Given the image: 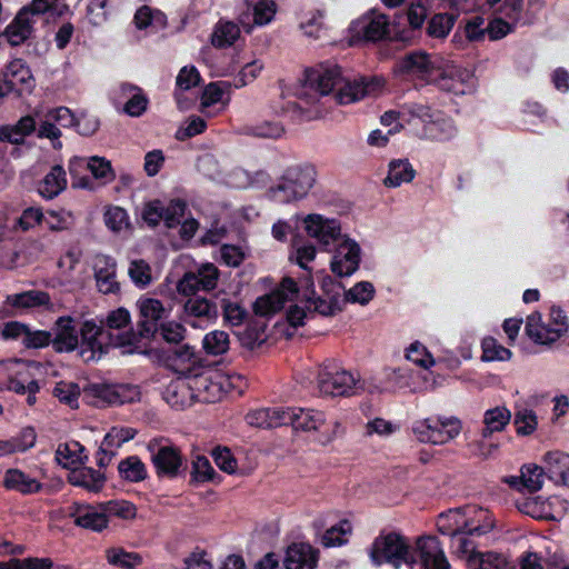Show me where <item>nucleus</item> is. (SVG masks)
<instances>
[{
	"instance_id": "864d4df0",
	"label": "nucleus",
	"mask_w": 569,
	"mask_h": 569,
	"mask_svg": "<svg viewBox=\"0 0 569 569\" xmlns=\"http://www.w3.org/2000/svg\"><path fill=\"white\" fill-rule=\"evenodd\" d=\"M406 63V68H408L410 71L421 74H430L435 68L433 62L430 60L429 56L422 52L408 56Z\"/></svg>"
},
{
	"instance_id": "603ef678",
	"label": "nucleus",
	"mask_w": 569,
	"mask_h": 569,
	"mask_svg": "<svg viewBox=\"0 0 569 569\" xmlns=\"http://www.w3.org/2000/svg\"><path fill=\"white\" fill-rule=\"evenodd\" d=\"M136 435L137 430L131 427H112L106 435L102 446L119 447L123 442L133 439Z\"/></svg>"
},
{
	"instance_id": "2eb2a0df",
	"label": "nucleus",
	"mask_w": 569,
	"mask_h": 569,
	"mask_svg": "<svg viewBox=\"0 0 569 569\" xmlns=\"http://www.w3.org/2000/svg\"><path fill=\"white\" fill-rule=\"evenodd\" d=\"M321 392L330 396H343L356 385V380L347 371H323L318 381Z\"/></svg>"
},
{
	"instance_id": "6e6d98bb",
	"label": "nucleus",
	"mask_w": 569,
	"mask_h": 569,
	"mask_svg": "<svg viewBox=\"0 0 569 569\" xmlns=\"http://www.w3.org/2000/svg\"><path fill=\"white\" fill-rule=\"evenodd\" d=\"M84 392L92 397L100 399L109 406H114V383H96L84 389Z\"/></svg>"
},
{
	"instance_id": "6e6552de",
	"label": "nucleus",
	"mask_w": 569,
	"mask_h": 569,
	"mask_svg": "<svg viewBox=\"0 0 569 569\" xmlns=\"http://www.w3.org/2000/svg\"><path fill=\"white\" fill-rule=\"evenodd\" d=\"M341 82V73L339 68L322 69L311 68L305 71L302 81L306 93H315L318 96H327L332 89Z\"/></svg>"
},
{
	"instance_id": "e433bc0d",
	"label": "nucleus",
	"mask_w": 569,
	"mask_h": 569,
	"mask_svg": "<svg viewBox=\"0 0 569 569\" xmlns=\"http://www.w3.org/2000/svg\"><path fill=\"white\" fill-rule=\"evenodd\" d=\"M8 302L16 308H34L48 305L50 302V297L47 292L31 290L10 296L8 298Z\"/></svg>"
},
{
	"instance_id": "f8f14e48",
	"label": "nucleus",
	"mask_w": 569,
	"mask_h": 569,
	"mask_svg": "<svg viewBox=\"0 0 569 569\" xmlns=\"http://www.w3.org/2000/svg\"><path fill=\"white\" fill-rule=\"evenodd\" d=\"M459 553L470 569H505L507 566L505 558L497 553L476 552L475 547L466 539L461 540Z\"/></svg>"
},
{
	"instance_id": "a211bd4d",
	"label": "nucleus",
	"mask_w": 569,
	"mask_h": 569,
	"mask_svg": "<svg viewBox=\"0 0 569 569\" xmlns=\"http://www.w3.org/2000/svg\"><path fill=\"white\" fill-rule=\"evenodd\" d=\"M72 322L73 320L70 317H60L56 321L54 333L51 340L56 351L69 352L78 347V335Z\"/></svg>"
},
{
	"instance_id": "39448f33",
	"label": "nucleus",
	"mask_w": 569,
	"mask_h": 569,
	"mask_svg": "<svg viewBox=\"0 0 569 569\" xmlns=\"http://www.w3.org/2000/svg\"><path fill=\"white\" fill-rule=\"evenodd\" d=\"M389 21L386 14L372 12L369 16L353 22L350 28L351 37L349 46L366 41H378L388 34Z\"/></svg>"
},
{
	"instance_id": "412c9836",
	"label": "nucleus",
	"mask_w": 569,
	"mask_h": 569,
	"mask_svg": "<svg viewBox=\"0 0 569 569\" xmlns=\"http://www.w3.org/2000/svg\"><path fill=\"white\" fill-rule=\"evenodd\" d=\"M68 481L72 486L82 487L89 491L98 492L102 489L106 476L99 469L88 467L73 468L68 475Z\"/></svg>"
},
{
	"instance_id": "7ed1b4c3",
	"label": "nucleus",
	"mask_w": 569,
	"mask_h": 569,
	"mask_svg": "<svg viewBox=\"0 0 569 569\" xmlns=\"http://www.w3.org/2000/svg\"><path fill=\"white\" fill-rule=\"evenodd\" d=\"M139 312L143 321L140 325L139 333L128 331L117 337L116 346L128 347L130 351L138 349L140 339L149 337L157 331V322L166 315L162 302L154 298L141 299L138 303Z\"/></svg>"
},
{
	"instance_id": "3c124183",
	"label": "nucleus",
	"mask_w": 569,
	"mask_h": 569,
	"mask_svg": "<svg viewBox=\"0 0 569 569\" xmlns=\"http://www.w3.org/2000/svg\"><path fill=\"white\" fill-rule=\"evenodd\" d=\"M129 274L132 281L139 287H147L152 281L150 266L143 260H134L129 268Z\"/></svg>"
},
{
	"instance_id": "dca6fc26",
	"label": "nucleus",
	"mask_w": 569,
	"mask_h": 569,
	"mask_svg": "<svg viewBox=\"0 0 569 569\" xmlns=\"http://www.w3.org/2000/svg\"><path fill=\"white\" fill-rule=\"evenodd\" d=\"M359 247L350 241L342 242L337 249L331 269L339 277L351 274L359 264Z\"/></svg>"
},
{
	"instance_id": "680f3d73",
	"label": "nucleus",
	"mask_w": 569,
	"mask_h": 569,
	"mask_svg": "<svg viewBox=\"0 0 569 569\" xmlns=\"http://www.w3.org/2000/svg\"><path fill=\"white\" fill-rule=\"evenodd\" d=\"M224 320L231 326H239L246 318L244 309L237 302L222 300Z\"/></svg>"
},
{
	"instance_id": "ea45409f",
	"label": "nucleus",
	"mask_w": 569,
	"mask_h": 569,
	"mask_svg": "<svg viewBox=\"0 0 569 569\" xmlns=\"http://www.w3.org/2000/svg\"><path fill=\"white\" fill-rule=\"evenodd\" d=\"M413 432L421 442L443 443V431L438 426H432L429 419L417 421Z\"/></svg>"
},
{
	"instance_id": "9b49d317",
	"label": "nucleus",
	"mask_w": 569,
	"mask_h": 569,
	"mask_svg": "<svg viewBox=\"0 0 569 569\" xmlns=\"http://www.w3.org/2000/svg\"><path fill=\"white\" fill-rule=\"evenodd\" d=\"M566 331L567 326L563 320H556L552 326H545L541 322V316L538 312H535L527 318L526 332L537 343H552Z\"/></svg>"
},
{
	"instance_id": "8fccbe9b",
	"label": "nucleus",
	"mask_w": 569,
	"mask_h": 569,
	"mask_svg": "<svg viewBox=\"0 0 569 569\" xmlns=\"http://www.w3.org/2000/svg\"><path fill=\"white\" fill-rule=\"evenodd\" d=\"M351 531L349 521L343 520L338 526L328 529L322 536V543L326 547L341 546L346 542L345 536Z\"/></svg>"
},
{
	"instance_id": "37998d69",
	"label": "nucleus",
	"mask_w": 569,
	"mask_h": 569,
	"mask_svg": "<svg viewBox=\"0 0 569 569\" xmlns=\"http://www.w3.org/2000/svg\"><path fill=\"white\" fill-rule=\"evenodd\" d=\"M114 406L133 405L141 401V390L129 383H114Z\"/></svg>"
},
{
	"instance_id": "4be33fe9",
	"label": "nucleus",
	"mask_w": 569,
	"mask_h": 569,
	"mask_svg": "<svg viewBox=\"0 0 569 569\" xmlns=\"http://www.w3.org/2000/svg\"><path fill=\"white\" fill-rule=\"evenodd\" d=\"M495 527V521L488 511L482 509H472L467 516V519L458 526L453 533H469V535H485L491 531Z\"/></svg>"
},
{
	"instance_id": "f3484780",
	"label": "nucleus",
	"mask_w": 569,
	"mask_h": 569,
	"mask_svg": "<svg viewBox=\"0 0 569 569\" xmlns=\"http://www.w3.org/2000/svg\"><path fill=\"white\" fill-rule=\"evenodd\" d=\"M102 329L91 321L83 323L81 328V351L80 355L86 361L94 360L104 352L100 337Z\"/></svg>"
},
{
	"instance_id": "6ab92c4d",
	"label": "nucleus",
	"mask_w": 569,
	"mask_h": 569,
	"mask_svg": "<svg viewBox=\"0 0 569 569\" xmlns=\"http://www.w3.org/2000/svg\"><path fill=\"white\" fill-rule=\"evenodd\" d=\"M317 560V551L311 546L306 543L292 545L287 550L284 566L287 569H313Z\"/></svg>"
},
{
	"instance_id": "4468645a",
	"label": "nucleus",
	"mask_w": 569,
	"mask_h": 569,
	"mask_svg": "<svg viewBox=\"0 0 569 569\" xmlns=\"http://www.w3.org/2000/svg\"><path fill=\"white\" fill-rule=\"evenodd\" d=\"M2 486L12 492L23 496L33 495L42 490V483L18 468L6 470L2 478Z\"/></svg>"
},
{
	"instance_id": "e2e57ef3",
	"label": "nucleus",
	"mask_w": 569,
	"mask_h": 569,
	"mask_svg": "<svg viewBox=\"0 0 569 569\" xmlns=\"http://www.w3.org/2000/svg\"><path fill=\"white\" fill-rule=\"evenodd\" d=\"M104 217L107 226L113 231H121L129 227L127 213L119 207L108 209Z\"/></svg>"
},
{
	"instance_id": "f704fd0d",
	"label": "nucleus",
	"mask_w": 569,
	"mask_h": 569,
	"mask_svg": "<svg viewBox=\"0 0 569 569\" xmlns=\"http://www.w3.org/2000/svg\"><path fill=\"white\" fill-rule=\"evenodd\" d=\"M415 177V170L407 160H396L389 166V174L385 179L387 187H398L402 182H410Z\"/></svg>"
},
{
	"instance_id": "a18cd8bd",
	"label": "nucleus",
	"mask_w": 569,
	"mask_h": 569,
	"mask_svg": "<svg viewBox=\"0 0 569 569\" xmlns=\"http://www.w3.org/2000/svg\"><path fill=\"white\" fill-rule=\"evenodd\" d=\"M118 469L120 475L130 481H140L146 478L144 465L137 457L121 461Z\"/></svg>"
},
{
	"instance_id": "58836bf2",
	"label": "nucleus",
	"mask_w": 569,
	"mask_h": 569,
	"mask_svg": "<svg viewBox=\"0 0 569 569\" xmlns=\"http://www.w3.org/2000/svg\"><path fill=\"white\" fill-rule=\"evenodd\" d=\"M229 345V335L221 330L209 332L203 338V349L209 355H222L227 352Z\"/></svg>"
},
{
	"instance_id": "774afa93",
	"label": "nucleus",
	"mask_w": 569,
	"mask_h": 569,
	"mask_svg": "<svg viewBox=\"0 0 569 569\" xmlns=\"http://www.w3.org/2000/svg\"><path fill=\"white\" fill-rule=\"evenodd\" d=\"M407 16L410 27L419 29L428 16V9L421 0H417L410 3Z\"/></svg>"
},
{
	"instance_id": "72a5a7b5",
	"label": "nucleus",
	"mask_w": 569,
	"mask_h": 569,
	"mask_svg": "<svg viewBox=\"0 0 569 569\" xmlns=\"http://www.w3.org/2000/svg\"><path fill=\"white\" fill-rule=\"evenodd\" d=\"M239 36L240 29L238 24L231 21H220L214 28L211 43L218 48L229 47L234 43Z\"/></svg>"
},
{
	"instance_id": "c03bdc74",
	"label": "nucleus",
	"mask_w": 569,
	"mask_h": 569,
	"mask_svg": "<svg viewBox=\"0 0 569 569\" xmlns=\"http://www.w3.org/2000/svg\"><path fill=\"white\" fill-rule=\"evenodd\" d=\"M212 458L220 470L228 475L236 473L238 469V462L233 453L228 447H216L212 452Z\"/></svg>"
},
{
	"instance_id": "13d9d810",
	"label": "nucleus",
	"mask_w": 569,
	"mask_h": 569,
	"mask_svg": "<svg viewBox=\"0 0 569 569\" xmlns=\"http://www.w3.org/2000/svg\"><path fill=\"white\" fill-rule=\"evenodd\" d=\"M373 286L369 282H359L346 293L348 301L358 302L365 305L369 302L373 297Z\"/></svg>"
},
{
	"instance_id": "4c0bfd02",
	"label": "nucleus",
	"mask_w": 569,
	"mask_h": 569,
	"mask_svg": "<svg viewBox=\"0 0 569 569\" xmlns=\"http://www.w3.org/2000/svg\"><path fill=\"white\" fill-rule=\"evenodd\" d=\"M22 9L29 10L32 17L49 12L50 16L54 18L62 17L69 11V7L67 4H60L57 0H33L30 6Z\"/></svg>"
},
{
	"instance_id": "0e129e2a",
	"label": "nucleus",
	"mask_w": 569,
	"mask_h": 569,
	"mask_svg": "<svg viewBox=\"0 0 569 569\" xmlns=\"http://www.w3.org/2000/svg\"><path fill=\"white\" fill-rule=\"evenodd\" d=\"M487 33V26L482 17H472L465 27V34L469 41H481Z\"/></svg>"
},
{
	"instance_id": "0eeeda50",
	"label": "nucleus",
	"mask_w": 569,
	"mask_h": 569,
	"mask_svg": "<svg viewBox=\"0 0 569 569\" xmlns=\"http://www.w3.org/2000/svg\"><path fill=\"white\" fill-rule=\"evenodd\" d=\"M297 283L291 278H284L271 293L259 298L254 303V312L267 317L279 311L284 302L292 301L298 296Z\"/></svg>"
},
{
	"instance_id": "473e14b6",
	"label": "nucleus",
	"mask_w": 569,
	"mask_h": 569,
	"mask_svg": "<svg viewBox=\"0 0 569 569\" xmlns=\"http://www.w3.org/2000/svg\"><path fill=\"white\" fill-rule=\"evenodd\" d=\"M66 173L60 166H56L43 179L39 191L43 197L52 199L53 197L58 196L66 188Z\"/></svg>"
},
{
	"instance_id": "423d86ee",
	"label": "nucleus",
	"mask_w": 569,
	"mask_h": 569,
	"mask_svg": "<svg viewBox=\"0 0 569 569\" xmlns=\"http://www.w3.org/2000/svg\"><path fill=\"white\" fill-rule=\"evenodd\" d=\"M411 552L417 559L415 569H450L438 540L433 537H419Z\"/></svg>"
},
{
	"instance_id": "5fc2aeb1",
	"label": "nucleus",
	"mask_w": 569,
	"mask_h": 569,
	"mask_svg": "<svg viewBox=\"0 0 569 569\" xmlns=\"http://www.w3.org/2000/svg\"><path fill=\"white\" fill-rule=\"evenodd\" d=\"M159 333L169 343H179L184 339V327L176 321H167L160 325Z\"/></svg>"
},
{
	"instance_id": "ddd939ff",
	"label": "nucleus",
	"mask_w": 569,
	"mask_h": 569,
	"mask_svg": "<svg viewBox=\"0 0 569 569\" xmlns=\"http://www.w3.org/2000/svg\"><path fill=\"white\" fill-rule=\"evenodd\" d=\"M158 476L173 478L183 466L181 450L174 446H161L152 456Z\"/></svg>"
},
{
	"instance_id": "052dcab7",
	"label": "nucleus",
	"mask_w": 569,
	"mask_h": 569,
	"mask_svg": "<svg viewBox=\"0 0 569 569\" xmlns=\"http://www.w3.org/2000/svg\"><path fill=\"white\" fill-rule=\"evenodd\" d=\"M114 271L100 270L96 273L97 286L100 292L117 293L120 290V284L114 279Z\"/></svg>"
},
{
	"instance_id": "cd10ccee",
	"label": "nucleus",
	"mask_w": 569,
	"mask_h": 569,
	"mask_svg": "<svg viewBox=\"0 0 569 569\" xmlns=\"http://www.w3.org/2000/svg\"><path fill=\"white\" fill-rule=\"evenodd\" d=\"M36 441L33 429H23L19 435L10 439H0V457L23 452L31 448Z\"/></svg>"
},
{
	"instance_id": "c85d7f7f",
	"label": "nucleus",
	"mask_w": 569,
	"mask_h": 569,
	"mask_svg": "<svg viewBox=\"0 0 569 569\" xmlns=\"http://www.w3.org/2000/svg\"><path fill=\"white\" fill-rule=\"evenodd\" d=\"M313 283L310 279L307 281V287L302 296V301L306 302V308L309 312H318L322 316H331L338 310L337 300H325L316 297Z\"/></svg>"
},
{
	"instance_id": "49530a36",
	"label": "nucleus",
	"mask_w": 569,
	"mask_h": 569,
	"mask_svg": "<svg viewBox=\"0 0 569 569\" xmlns=\"http://www.w3.org/2000/svg\"><path fill=\"white\" fill-rule=\"evenodd\" d=\"M134 23L138 29H144L152 23L164 27L167 24V19L160 11H153L150 7L143 6L136 12Z\"/></svg>"
},
{
	"instance_id": "69168bd1",
	"label": "nucleus",
	"mask_w": 569,
	"mask_h": 569,
	"mask_svg": "<svg viewBox=\"0 0 569 569\" xmlns=\"http://www.w3.org/2000/svg\"><path fill=\"white\" fill-rule=\"evenodd\" d=\"M517 432L522 436L532 433L537 427V419L532 411L523 410L516 415Z\"/></svg>"
},
{
	"instance_id": "aec40b11",
	"label": "nucleus",
	"mask_w": 569,
	"mask_h": 569,
	"mask_svg": "<svg viewBox=\"0 0 569 569\" xmlns=\"http://www.w3.org/2000/svg\"><path fill=\"white\" fill-rule=\"evenodd\" d=\"M164 399L176 408H183L196 401L194 393L190 387V380L178 377L171 381L164 391Z\"/></svg>"
},
{
	"instance_id": "393cba45",
	"label": "nucleus",
	"mask_w": 569,
	"mask_h": 569,
	"mask_svg": "<svg viewBox=\"0 0 569 569\" xmlns=\"http://www.w3.org/2000/svg\"><path fill=\"white\" fill-rule=\"evenodd\" d=\"M511 419V412L506 407H496L488 409L483 413V438L490 437L495 432H501L508 426Z\"/></svg>"
},
{
	"instance_id": "bb28decb",
	"label": "nucleus",
	"mask_w": 569,
	"mask_h": 569,
	"mask_svg": "<svg viewBox=\"0 0 569 569\" xmlns=\"http://www.w3.org/2000/svg\"><path fill=\"white\" fill-rule=\"evenodd\" d=\"M4 79V83L1 84V87L4 90L6 96L19 84H29L33 78L28 67H26L21 61L14 60L7 67Z\"/></svg>"
},
{
	"instance_id": "c756f323",
	"label": "nucleus",
	"mask_w": 569,
	"mask_h": 569,
	"mask_svg": "<svg viewBox=\"0 0 569 569\" xmlns=\"http://www.w3.org/2000/svg\"><path fill=\"white\" fill-rule=\"evenodd\" d=\"M543 481V469L536 465L526 466L521 471L520 478H513L510 481L511 486L517 487L519 490H527L535 492L539 490Z\"/></svg>"
},
{
	"instance_id": "7c9ffc66",
	"label": "nucleus",
	"mask_w": 569,
	"mask_h": 569,
	"mask_svg": "<svg viewBox=\"0 0 569 569\" xmlns=\"http://www.w3.org/2000/svg\"><path fill=\"white\" fill-rule=\"evenodd\" d=\"M84 448L78 442L60 445L56 452V458L59 465L63 468L73 469L76 465L83 463L87 456H83Z\"/></svg>"
},
{
	"instance_id": "5701e85b",
	"label": "nucleus",
	"mask_w": 569,
	"mask_h": 569,
	"mask_svg": "<svg viewBox=\"0 0 569 569\" xmlns=\"http://www.w3.org/2000/svg\"><path fill=\"white\" fill-rule=\"evenodd\" d=\"M34 20L29 10L21 9L12 23L7 28L6 36L12 46H19L33 32Z\"/></svg>"
},
{
	"instance_id": "f03ea898",
	"label": "nucleus",
	"mask_w": 569,
	"mask_h": 569,
	"mask_svg": "<svg viewBox=\"0 0 569 569\" xmlns=\"http://www.w3.org/2000/svg\"><path fill=\"white\" fill-rule=\"evenodd\" d=\"M371 559L377 565L389 562L396 568H400L401 563H405L410 569H415L417 565V559L407 540L396 532L380 536L375 540Z\"/></svg>"
},
{
	"instance_id": "b1692460",
	"label": "nucleus",
	"mask_w": 569,
	"mask_h": 569,
	"mask_svg": "<svg viewBox=\"0 0 569 569\" xmlns=\"http://www.w3.org/2000/svg\"><path fill=\"white\" fill-rule=\"evenodd\" d=\"M74 523L81 528L100 532L108 528L109 522L103 506L100 503L98 508L88 506L80 509L76 516Z\"/></svg>"
},
{
	"instance_id": "a878e982",
	"label": "nucleus",
	"mask_w": 569,
	"mask_h": 569,
	"mask_svg": "<svg viewBox=\"0 0 569 569\" xmlns=\"http://www.w3.org/2000/svg\"><path fill=\"white\" fill-rule=\"evenodd\" d=\"M36 127L34 119L30 116L23 117L17 124L0 127V141L20 144L26 136L30 134Z\"/></svg>"
},
{
	"instance_id": "f257e3e1",
	"label": "nucleus",
	"mask_w": 569,
	"mask_h": 569,
	"mask_svg": "<svg viewBox=\"0 0 569 569\" xmlns=\"http://www.w3.org/2000/svg\"><path fill=\"white\" fill-rule=\"evenodd\" d=\"M23 362L19 360H6L0 361V390L12 391L19 396H26V402L29 407L37 403V395L40 391L38 380L31 379L28 383H24L23 372L21 370ZM26 367L36 369L37 371L42 369V365L34 361H28L24 363Z\"/></svg>"
},
{
	"instance_id": "1a4fd4ad",
	"label": "nucleus",
	"mask_w": 569,
	"mask_h": 569,
	"mask_svg": "<svg viewBox=\"0 0 569 569\" xmlns=\"http://www.w3.org/2000/svg\"><path fill=\"white\" fill-rule=\"evenodd\" d=\"M383 86L385 81L377 77L346 82L339 88L336 99L340 104L351 103L365 97L377 94L382 90Z\"/></svg>"
},
{
	"instance_id": "09e8293b",
	"label": "nucleus",
	"mask_w": 569,
	"mask_h": 569,
	"mask_svg": "<svg viewBox=\"0 0 569 569\" xmlns=\"http://www.w3.org/2000/svg\"><path fill=\"white\" fill-rule=\"evenodd\" d=\"M453 17L447 13L433 16L428 24V33L431 37L445 38L453 26Z\"/></svg>"
},
{
	"instance_id": "c9c22d12",
	"label": "nucleus",
	"mask_w": 569,
	"mask_h": 569,
	"mask_svg": "<svg viewBox=\"0 0 569 569\" xmlns=\"http://www.w3.org/2000/svg\"><path fill=\"white\" fill-rule=\"evenodd\" d=\"M518 509L532 518L548 519L551 517L550 503L540 496L526 498L519 502Z\"/></svg>"
},
{
	"instance_id": "79ce46f5",
	"label": "nucleus",
	"mask_w": 569,
	"mask_h": 569,
	"mask_svg": "<svg viewBox=\"0 0 569 569\" xmlns=\"http://www.w3.org/2000/svg\"><path fill=\"white\" fill-rule=\"evenodd\" d=\"M80 387L74 382H58L53 389V395L58 400L69 406L70 408H78V399L80 397Z\"/></svg>"
},
{
	"instance_id": "4d7b16f0",
	"label": "nucleus",
	"mask_w": 569,
	"mask_h": 569,
	"mask_svg": "<svg viewBox=\"0 0 569 569\" xmlns=\"http://www.w3.org/2000/svg\"><path fill=\"white\" fill-rule=\"evenodd\" d=\"M482 359L486 361L506 360L510 357V351L502 346L497 345L492 338H486L482 342Z\"/></svg>"
},
{
	"instance_id": "2f4dec72",
	"label": "nucleus",
	"mask_w": 569,
	"mask_h": 569,
	"mask_svg": "<svg viewBox=\"0 0 569 569\" xmlns=\"http://www.w3.org/2000/svg\"><path fill=\"white\" fill-rule=\"evenodd\" d=\"M183 315L186 317L213 319L217 317V307L206 298L192 297L184 302Z\"/></svg>"
},
{
	"instance_id": "9d476101",
	"label": "nucleus",
	"mask_w": 569,
	"mask_h": 569,
	"mask_svg": "<svg viewBox=\"0 0 569 569\" xmlns=\"http://www.w3.org/2000/svg\"><path fill=\"white\" fill-rule=\"evenodd\" d=\"M168 367L180 378L189 379L204 365L201 357L194 350L183 345L173 350L167 359Z\"/></svg>"
},
{
	"instance_id": "20e7f679",
	"label": "nucleus",
	"mask_w": 569,
	"mask_h": 569,
	"mask_svg": "<svg viewBox=\"0 0 569 569\" xmlns=\"http://www.w3.org/2000/svg\"><path fill=\"white\" fill-rule=\"evenodd\" d=\"M189 380L196 400L204 402L219 400L229 385V379L223 372L206 363Z\"/></svg>"
},
{
	"instance_id": "bf43d9fd",
	"label": "nucleus",
	"mask_w": 569,
	"mask_h": 569,
	"mask_svg": "<svg viewBox=\"0 0 569 569\" xmlns=\"http://www.w3.org/2000/svg\"><path fill=\"white\" fill-rule=\"evenodd\" d=\"M52 333L44 330H31L28 327L23 346L27 349H39L51 343Z\"/></svg>"
},
{
	"instance_id": "de8ad7c7",
	"label": "nucleus",
	"mask_w": 569,
	"mask_h": 569,
	"mask_svg": "<svg viewBox=\"0 0 569 569\" xmlns=\"http://www.w3.org/2000/svg\"><path fill=\"white\" fill-rule=\"evenodd\" d=\"M191 476L194 481L207 482L212 481L217 473L208 458L204 456H197L192 461Z\"/></svg>"
},
{
	"instance_id": "338daca9",
	"label": "nucleus",
	"mask_w": 569,
	"mask_h": 569,
	"mask_svg": "<svg viewBox=\"0 0 569 569\" xmlns=\"http://www.w3.org/2000/svg\"><path fill=\"white\" fill-rule=\"evenodd\" d=\"M196 274L199 277L201 289L212 290L216 288L219 278V271L217 267L211 263H206L200 267L198 273Z\"/></svg>"
},
{
	"instance_id": "a19ab883",
	"label": "nucleus",
	"mask_w": 569,
	"mask_h": 569,
	"mask_svg": "<svg viewBox=\"0 0 569 569\" xmlns=\"http://www.w3.org/2000/svg\"><path fill=\"white\" fill-rule=\"evenodd\" d=\"M102 506L108 519L112 516L122 520H132L137 517V508L129 501L111 500L103 502Z\"/></svg>"
}]
</instances>
